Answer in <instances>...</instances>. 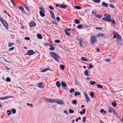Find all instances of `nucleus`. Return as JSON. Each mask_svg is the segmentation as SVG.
Returning <instances> with one entry per match:
<instances>
[{"label": "nucleus", "instance_id": "obj_1", "mask_svg": "<svg viewBox=\"0 0 123 123\" xmlns=\"http://www.w3.org/2000/svg\"><path fill=\"white\" fill-rule=\"evenodd\" d=\"M50 55L51 56L53 57L56 61L57 62H59V59L60 57L58 55L55 53L53 52H51L50 53Z\"/></svg>", "mask_w": 123, "mask_h": 123}, {"label": "nucleus", "instance_id": "obj_2", "mask_svg": "<svg viewBox=\"0 0 123 123\" xmlns=\"http://www.w3.org/2000/svg\"><path fill=\"white\" fill-rule=\"evenodd\" d=\"M97 38L96 37L94 36L91 35L90 38V43L93 44L96 43L97 41Z\"/></svg>", "mask_w": 123, "mask_h": 123}, {"label": "nucleus", "instance_id": "obj_3", "mask_svg": "<svg viewBox=\"0 0 123 123\" xmlns=\"http://www.w3.org/2000/svg\"><path fill=\"white\" fill-rule=\"evenodd\" d=\"M59 104L64 105L65 104L64 102L61 99H55V102Z\"/></svg>", "mask_w": 123, "mask_h": 123}, {"label": "nucleus", "instance_id": "obj_4", "mask_svg": "<svg viewBox=\"0 0 123 123\" xmlns=\"http://www.w3.org/2000/svg\"><path fill=\"white\" fill-rule=\"evenodd\" d=\"M116 39L117 40V42L118 43H119V41H121L122 40V38L121 36L118 33H117Z\"/></svg>", "mask_w": 123, "mask_h": 123}, {"label": "nucleus", "instance_id": "obj_5", "mask_svg": "<svg viewBox=\"0 0 123 123\" xmlns=\"http://www.w3.org/2000/svg\"><path fill=\"white\" fill-rule=\"evenodd\" d=\"M44 99L49 103H55V99H52L49 98H45Z\"/></svg>", "mask_w": 123, "mask_h": 123}, {"label": "nucleus", "instance_id": "obj_6", "mask_svg": "<svg viewBox=\"0 0 123 123\" xmlns=\"http://www.w3.org/2000/svg\"><path fill=\"white\" fill-rule=\"evenodd\" d=\"M78 40L79 41V43L80 46L82 47H84L85 44H86V43L83 41L81 39H79Z\"/></svg>", "mask_w": 123, "mask_h": 123}, {"label": "nucleus", "instance_id": "obj_7", "mask_svg": "<svg viewBox=\"0 0 123 123\" xmlns=\"http://www.w3.org/2000/svg\"><path fill=\"white\" fill-rule=\"evenodd\" d=\"M27 54L28 55L30 56L32 55L35 53V52L32 50H29L27 51Z\"/></svg>", "mask_w": 123, "mask_h": 123}, {"label": "nucleus", "instance_id": "obj_8", "mask_svg": "<svg viewBox=\"0 0 123 123\" xmlns=\"http://www.w3.org/2000/svg\"><path fill=\"white\" fill-rule=\"evenodd\" d=\"M1 22L6 28H8V25L6 21L4 20Z\"/></svg>", "mask_w": 123, "mask_h": 123}, {"label": "nucleus", "instance_id": "obj_9", "mask_svg": "<svg viewBox=\"0 0 123 123\" xmlns=\"http://www.w3.org/2000/svg\"><path fill=\"white\" fill-rule=\"evenodd\" d=\"M71 30V28H66L65 30V33L68 36H69L70 34L68 33V31H70Z\"/></svg>", "mask_w": 123, "mask_h": 123}, {"label": "nucleus", "instance_id": "obj_10", "mask_svg": "<svg viewBox=\"0 0 123 123\" xmlns=\"http://www.w3.org/2000/svg\"><path fill=\"white\" fill-rule=\"evenodd\" d=\"M37 86L40 88H43L44 87L43 85L42 82L38 83L37 84Z\"/></svg>", "mask_w": 123, "mask_h": 123}, {"label": "nucleus", "instance_id": "obj_11", "mask_svg": "<svg viewBox=\"0 0 123 123\" xmlns=\"http://www.w3.org/2000/svg\"><path fill=\"white\" fill-rule=\"evenodd\" d=\"M29 25L31 27L35 26L36 25L35 23L33 21H32L29 23Z\"/></svg>", "mask_w": 123, "mask_h": 123}, {"label": "nucleus", "instance_id": "obj_12", "mask_svg": "<svg viewBox=\"0 0 123 123\" xmlns=\"http://www.w3.org/2000/svg\"><path fill=\"white\" fill-rule=\"evenodd\" d=\"M11 97L9 96H7L4 97H1L0 98V99L1 100H5L8 99Z\"/></svg>", "mask_w": 123, "mask_h": 123}, {"label": "nucleus", "instance_id": "obj_13", "mask_svg": "<svg viewBox=\"0 0 123 123\" xmlns=\"http://www.w3.org/2000/svg\"><path fill=\"white\" fill-rule=\"evenodd\" d=\"M105 17L107 18L108 20L107 21H108L109 19H110V18L111 17V16L108 14H105Z\"/></svg>", "mask_w": 123, "mask_h": 123}, {"label": "nucleus", "instance_id": "obj_14", "mask_svg": "<svg viewBox=\"0 0 123 123\" xmlns=\"http://www.w3.org/2000/svg\"><path fill=\"white\" fill-rule=\"evenodd\" d=\"M67 6L66 5H63V4L60 5L59 7L63 9H65Z\"/></svg>", "mask_w": 123, "mask_h": 123}, {"label": "nucleus", "instance_id": "obj_15", "mask_svg": "<svg viewBox=\"0 0 123 123\" xmlns=\"http://www.w3.org/2000/svg\"><path fill=\"white\" fill-rule=\"evenodd\" d=\"M81 60L83 61H88L89 60L88 59L85 57H82L81 58Z\"/></svg>", "mask_w": 123, "mask_h": 123}, {"label": "nucleus", "instance_id": "obj_16", "mask_svg": "<svg viewBox=\"0 0 123 123\" xmlns=\"http://www.w3.org/2000/svg\"><path fill=\"white\" fill-rule=\"evenodd\" d=\"M102 5L104 7H107L108 6V4L104 2H102Z\"/></svg>", "mask_w": 123, "mask_h": 123}, {"label": "nucleus", "instance_id": "obj_17", "mask_svg": "<svg viewBox=\"0 0 123 123\" xmlns=\"http://www.w3.org/2000/svg\"><path fill=\"white\" fill-rule=\"evenodd\" d=\"M50 13L51 15V17L52 18L54 19L55 18V16L54 13L52 11L50 10Z\"/></svg>", "mask_w": 123, "mask_h": 123}, {"label": "nucleus", "instance_id": "obj_18", "mask_svg": "<svg viewBox=\"0 0 123 123\" xmlns=\"http://www.w3.org/2000/svg\"><path fill=\"white\" fill-rule=\"evenodd\" d=\"M37 38L39 39H41L42 38V35L40 34H37Z\"/></svg>", "mask_w": 123, "mask_h": 123}, {"label": "nucleus", "instance_id": "obj_19", "mask_svg": "<svg viewBox=\"0 0 123 123\" xmlns=\"http://www.w3.org/2000/svg\"><path fill=\"white\" fill-rule=\"evenodd\" d=\"M43 12L40 11L39 13L41 16L42 17H44L45 16V14Z\"/></svg>", "mask_w": 123, "mask_h": 123}, {"label": "nucleus", "instance_id": "obj_20", "mask_svg": "<svg viewBox=\"0 0 123 123\" xmlns=\"http://www.w3.org/2000/svg\"><path fill=\"white\" fill-rule=\"evenodd\" d=\"M85 97L87 102H88L90 100L89 98L87 95H86V96Z\"/></svg>", "mask_w": 123, "mask_h": 123}, {"label": "nucleus", "instance_id": "obj_21", "mask_svg": "<svg viewBox=\"0 0 123 123\" xmlns=\"http://www.w3.org/2000/svg\"><path fill=\"white\" fill-rule=\"evenodd\" d=\"M88 70H86L84 72V74L87 76H89L88 75Z\"/></svg>", "mask_w": 123, "mask_h": 123}, {"label": "nucleus", "instance_id": "obj_22", "mask_svg": "<svg viewBox=\"0 0 123 123\" xmlns=\"http://www.w3.org/2000/svg\"><path fill=\"white\" fill-rule=\"evenodd\" d=\"M39 9L41 11H42L44 12H45V9L42 7L40 6L39 8Z\"/></svg>", "mask_w": 123, "mask_h": 123}, {"label": "nucleus", "instance_id": "obj_23", "mask_svg": "<svg viewBox=\"0 0 123 123\" xmlns=\"http://www.w3.org/2000/svg\"><path fill=\"white\" fill-rule=\"evenodd\" d=\"M111 21L112 23L114 24H115V20L113 19L111 20V19H109V20L108 22H110V21Z\"/></svg>", "mask_w": 123, "mask_h": 123}, {"label": "nucleus", "instance_id": "obj_24", "mask_svg": "<svg viewBox=\"0 0 123 123\" xmlns=\"http://www.w3.org/2000/svg\"><path fill=\"white\" fill-rule=\"evenodd\" d=\"M18 8L19 9L21 10L22 11H24V9L23 8L22 6H18Z\"/></svg>", "mask_w": 123, "mask_h": 123}, {"label": "nucleus", "instance_id": "obj_25", "mask_svg": "<svg viewBox=\"0 0 123 123\" xmlns=\"http://www.w3.org/2000/svg\"><path fill=\"white\" fill-rule=\"evenodd\" d=\"M83 26L82 24H80L78 26L77 28L79 29H80L82 28Z\"/></svg>", "mask_w": 123, "mask_h": 123}, {"label": "nucleus", "instance_id": "obj_26", "mask_svg": "<svg viewBox=\"0 0 123 123\" xmlns=\"http://www.w3.org/2000/svg\"><path fill=\"white\" fill-rule=\"evenodd\" d=\"M85 109H84L83 110V111H80V113L81 114H84L85 113Z\"/></svg>", "mask_w": 123, "mask_h": 123}, {"label": "nucleus", "instance_id": "obj_27", "mask_svg": "<svg viewBox=\"0 0 123 123\" xmlns=\"http://www.w3.org/2000/svg\"><path fill=\"white\" fill-rule=\"evenodd\" d=\"M92 0L94 2L97 3H99L100 1V0Z\"/></svg>", "mask_w": 123, "mask_h": 123}, {"label": "nucleus", "instance_id": "obj_28", "mask_svg": "<svg viewBox=\"0 0 123 123\" xmlns=\"http://www.w3.org/2000/svg\"><path fill=\"white\" fill-rule=\"evenodd\" d=\"M62 85L64 87H65L66 86V84L64 82H62L61 83Z\"/></svg>", "mask_w": 123, "mask_h": 123}, {"label": "nucleus", "instance_id": "obj_29", "mask_svg": "<svg viewBox=\"0 0 123 123\" xmlns=\"http://www.w3.org/2000/svg\"><path fill=\"white\" fill-rule=\"evenodd\" d=\"M104 34L103 33H99L98 34H97V36L99 37L101 36H104Z\"/></svg>", "mask_w": 123, "mask_h": 123}, {"label": "nucleus", "instance_id": "obj_30", "mask_svg": "<svg viewBox=\"0 0 123 123\" xmlns=\"http://www.w3.org/2000/svg\"><path fill=\"white\" fill-rule=\"evenodd\" d=\"M56 84L57 87H59L61 86L60 84L59 81H57L56 82Z\"/></svg>", "mask_w": 123, "mask_h": 123}, {"label": "nucleus", "instance_id": "obj_31", "mask_svg": "<svg viewBox=\"0 0 123 123\" xmlns=\"http://www.w3.org/2000/svg\"><path fill=\"white\" fill-rule=\"evenodd\" d=\"M49 47H50L49 49L50 50H54V48L52 47L51 45H50Z\"/></svg>", "mask_w": 123, "mask_h": 123}, {"label": "nucleus", "instance_id": "obj_32", "mask_svg": "<svg viewBox=\"0 0 123 123\" xmlns=\"http://www.w3.org/2000/svg\"><path fill=\"white\" fill-rule=\"evenodd\" d=\"M75 23L77 24H78L80 23V22L77 19H75Z\"/></svg>", "mask_w": 123, "mask_h": 123}, {"label": "nucleus", "instance_id": "obj_33", "mask_svg": "<svg viewBox=\"0 0 123 123\" xmlns=\"http://www.w3.org/2000/svg\"><path fill=\"white\" fill-rule=\"evenodd\" d=\"M97 86L98 88H103V87L101 85H99V84H97Z\"/></svg>", "mask_w": 123, "mask_h": 123}, {"label": "nucleus", "instance_id": "obj_34", "mask_svg": "<svg viewBox=\"0 0 123 123\" xmlns=\"http://www.w3.org/2000/svg\"><path fill=\"white\" fill-rule=\"evenodd\" d=\"M112 105L114 107H115L117 105V104L115 101L112 103Z\"/></svg>", "mask_w": 123, "mask_h": 123}, {"label": "nucleus", "instance_id": "obj_35", "mask_svg": "<svg viewBox=\"0 0 123 123\" xmlns=\"http://www.w3.org/2000/svg\"><path fill=\"white\" fill-rule=\"evenodd\" d=\"M109 108L108 109V110L109 112L111 113L112 112V110L113 109L110 107H109Z\"/></svg>", "mask_w": 123, "mask_h": 123}, {"label": "nucleus", "instance_id": "obj_36", "mask_svg": "<svg viewBox=\"0 0 123 123\" xmlns=\"http://www.w3.org/2000/svg\"><path fill=\"white\" fill-rule=\"evenodd\" d=\"M94 94V93L92 92H91V93L89 94L90 95L92 98H93V97Z\"/></svg>", "mask_w": 123, "mask_h": 123}, {"label": "nucleus", "instance_id": "obj_37", "mask_svg": "<svg viewBox=\"0 0 123 123\" xmlns=\"http://www.w3.org/2000/svg\"><path fill=\"white\" fill-rule=\"evenodd\" d=\"M61 68L62 70H63L64 69L65 66L64 65H60Z\"/></svg>", "mask_w": 123, "mask_h": 123}, {"label": "nucleus", "instance_id": "obj_38", "mask_svg": "<svg viewBox=\"0 0 123 123\" xmlns=\"http://www.w3.org/2000/svg\"><path fill=\"white\" fill-rule=\"evenodd\" d=\"M75 8L77 9H81V7L79 6H75L74 7Z\"/></svg>", "mask_w": 123, "mask_h": 123}, {"label": "nucleus", "instance_id": "obj_39", "mask_svg": "<svg viewBox=\"0 0 123 123\" xmlns=\"http://www.w3.org/2000/svg\"><path fill=\"white\" fill-rule=\"evenodd\" d=\"M6 81L8 82H10L11 81V79L9 77H7L6 79Z\"/></svg>", "mask_w": 123, "mask_h": 123}, {"label": "nucleus", "instance_id": "obj_40", "mask_svg": "<svg viewBox=\"0 0 123 123\" xmlns=\"http://www.w3.org/2000/svg\"><path fill=\"white\" fill-rule=\"evenodd\" d=\"M96 17L98 18H101L102 17V16L101 15H95Z\"/></svg>", "mask_w": 123, "mask_h": 123}, {"label": "nucleus", "instance_id": "obj_41", "mask_svg": "<svg viewBox=\"0 0 123 123\" xmlns=\"http://www.w3.org/2000/svg\"><path fill=\"white\" fill-rule=\"evenodd\" d=\"M11 111L13 114L15 113L16 112V111L15 109H12L11 110Z\"/></svg>", "mask_w": 123, "mask_h": 123}, {"label": "nucleus", "instance_id": "obj_42", "mask_svg": "<svg viewBox=\"0 0 123 123\" xmlns=\"http://www.w3.org/2000/svg\"><path fill=\"white\" fill-rule=\"evenodd\" d=\"M7 112L8 113L7 115H10L11 114V112L10 111L8 110L7 111Z\"/></svg>", "mask_w": 123, "mask_h": 123}, {"label": "nucleus", "instance_id": "obj_43", "mask_svg": "<svg viewBox=\"0 0 123 123\" xmlns=\"http://www.w3.org/2000/svg\"><path fill=\"white\" fill-rule=\"evenodd\" d=\"M80 94V93L79 92H75V94H74V95L75 96H76L77 95H79Z\"/></svg>", "mask_w": 123, "mask_h": 123}, {"label": "nucleus", "instance_id": "obj_44", "mask_svg": "<svg viewBox=\"0 0 123 123\" xmlns=\"http://www.w3.org/2000/svg\"><path fill=\"white\" fill-rule=\"evenodd\" d=\"M49 8L51 10H53L54 9V8L52 6H49Z\"/></svg>", "mask_w": 123, "mask_h": 123}, {"label": "nucleus", "instance_id": "obj_45", "mask_svg": "<svg viewBox=\"0 0 123 123\" xmlns=\"http://www.w3.org/2000/svg\"><path fill=\"white\" fill-rule=\"evenodd\" d=\"M69 112L70 113H73L74 112V111L73 110H72L71 109H70L69 110Z\"/></svg>", "mask_w": 123, "mask_h": 123}, {"label": "nucleus", "instance_id": "obj_46", "mask_svg": "<svg viewBox=\"0 0 123 123\" xmlns=\"http://www.w3.org/2000/svg\"><path fill=\"white\" fill-rule=\"evenodd\" d=\"M109 6L110 7L112 8H115L114 6L112 4H110L109 5Z\"/></svg>", "mask_w": 123, "mask_h": 123}, {"label": "nucleus", "instance_id": "obj_47", "mask_svg": "<svg viewBox=\"0 0 123 123\" xmlns=\"http://www.w3.org/2000/svg\"><path fill=\"white\" fill-rule=\"evenodd\" d=\"M111 59H110L107 58L105 60V61H106L107 62H109L110 61Z\"/></svg>", "mask_w": 123, "mask_h": 123}, {"label": "nucleus", "instance_id": "obj_48", "mask_svg": "<svg viewBox=\"0 0 123 123\" xmlns=\"http://www.w3.org/2000/svg\"><path fill=\"white\" fill-rule=\"evenodd\" d=\"M55 42L56 43H59L60 42V41L59 40H55Z\"/></svg>", "mask_w": 123, "mask_h": 123}, {"label": "nucleus", "instance_id": "obj_49", "mask_svg": "<svg viewBox=\"0 0 123 123\" xmlns=\"http://www.w3.org/2000/svg\"><path fill=\"white\" fill-rule=\"evenodd\" d=\"M24 6L25 7V8L26 9L27 11L29 10V8L28 7H27V6H26L25 4H24Z\"/></svg>", "mask_w": 123, "mask_h": 123}, {"label": "nucleus", "instance_id": "obj_50", "mask_svg": "<svg viewBox=\"0 0 123 123\" xmlns=\"http://www.w3.org/2000/svg\"><path fill=\"white\" fill-rule=\"evenodd\" d=\"M97 11L96 10H94L92 11V13L93 14H94L97 13Z\"/></svg>", "mask_w": 123, "mask_h": 123}, {"label": "nucleus", "instance_id": "obj_51", "mask_svg": "<svg viewBox=\"0 0 123 123\" xmlns=\"http://www.w3.org/2000/svg\"><path fill=\"white\" fill-rule=\"evenodd\" d=\"M72 102L73 104H76L77 103V101L76 100H74Z\"/></svg>", "mask_w": 123, "mask_h": 123}, {"label": "nucleus", "instance_id": "obj_52", "mask_svg": "<svg viewBox=\"0 0 123 123\" xmlns=\"http://www.w3.org/2000/svg\"><path fill=\"white\" fill-rule=\"evenodd\" d=\"M113 113H114L115 115L117 114L115 110H112V111Z\"/></svg>", "mask_w": 123, "mask_h": 123}, {"label": "nucleus", "instance_id": "obj_53", "mask_svg": "<svg viewBox=\"0 0 123 123\" xmlns=\"http://www.w3.org/2000/svg\"><path fill=\"white\" fill-rule=\"evenodd\" d=\"M72 92H74V89L73 88H71V89L70 90V93H72Z\"/></svg>", "mask_w": 123, "mask_h": 123}, {"label": "nucleus", "instance_id": "obj_54", "mask_svg": "<svg viewBox=\"0 0 123 123\" xmlns=\"http://www.w3.org/2000/svg\"><path fill=\"white\" fill-rule=\"evenodd\" d=\"M96 82L95 81H93L90 82V84L92 85H93Z\"/></svg>", "mask_w": 123, "mask_h": 123}, {"label": "nucleus", "instance_id": "obj_55", "mask_svg": "<svg viewBox=\"0 0 123 123\" xmlns=\"http://www.w3.org/2000/svg\"><path fill=\"white\" fill-rule=\"evenodd\" d=\"M14 49V47H12L10 48L9 49V51H10L11 50H13Z\"/></svg>", "mask_w": 123, "mask_h": 123}, {"label": "nucleus", "instance_id": "obj_56", "mask_svg": "<svg viewBox=\"0 0 123 123\" xmlns=\"http://www.w3.org/2000/svg\"><path fill=\"white\" fill-rule=\"evenodd\" d=\"M13 45V43H9L8 46L9 47H11Z\"/></svg>", "mask_w": 123, "mask_h": 123}, {"label": "nucleus", "instance_id": "obj_57", "mask_svg": "<svg viewBox=\"0 0 123 123\" xmlns=\"http://www.w3.org/2000/svg\"><path fill=\"white\" fill-rule=\"evenodd\" d=\"M25 39L26 40H30V38L28 37H25Z\"/></svg>", "mask_w": 123, "mask_h": 123}, {"label": "nucleus", "instance_id": "obj_58", "mask_svg": "<svg viewBox=\"0 0 123 123\" xmlns=\"http://www.w3.org/2000/svg\"><path fill=\"white\" fill-rule=\"evenodd\" d=\"M102 20H105L106 21H107V20H108L107 19V18H102Z\"/></svg>", "mask_w": 123, "mask_h": 123}, {"label": "nucleus", "instance_id": "obj_59", "mask_svg": "<svg viewBox=\"0 0 123 123\" xmlns=\"http://www.w3.org/2000/svg\"><path fill=\"white\" fill-rule=\"evenodd\" d=\"M86 119V117H84L83 118V121L84 122H86L85 119Z\"/></svg>", "mask_w": 123, "mask_h": 123}, {"label": "nucleus", "instance_id": "obj_60", "mask_svg": "<svg viewBox=\"0 0 123 123\" xmlns=\"http://www.w3.org/2000/svg\"><path fill=\"white\" fill-rule=\"evenodd\" d=\"M89 67L88 68L89 69H90L91 68H92L93 67V66L91 65V64H89Z\"/></svg>", "mask_w": 123, "mask_h": 123}, {"label": "nucleus", "instance_id": "obj_61", "mask_svg": "<svg viewBox=\"0 0 123 123\" xmlns=\"http://www.w3.org/2000/svg\"><path fill=\"white\" fill-rule=\"evenodd\" d=\"M45 71H48V70H50L51 69L49 68H45Z\"/></svg>", "mask_w": 123, "mask_h": 123}, {"label": "nucleus", "instance_id": "obj_62", "mask_svg": "<svg viewBox=\"0 0 123 123\" xmlns=\"http://www.w3.org/2000/svg\"><path fill=\"white\" fill-rule=\"evenodd\" d=\"M4 20L0 16V20L2 22Z\"/></svg>", "mask_w": 123, "mask_h": 123}, {"label": "nucleus", "instance_id": "obj_63", "mask_svg": "<svg viewBox=\"0 0 123 123\" xmlns=\"http://www.w3.org/2000/svg\"><path fill=\"white\" fill-rule=\"evenodd\" d=\"M45 72L46 71H45V69H42L41 71V72Z\"/></svg>", "mask_w": 123, "mask_h": 123}, {"label": "nucleus", "instance_id": "obj_64", "mask_svg": "<svg viewBox=\"0 0 123 123\" xmlns=\"http://www.w3.org/2000/svg\"><path fill=\"white\" fill-rule=\"evenodd\" d=\"M99 121L100 123H104V122L101 120H99Z\"/></svg>", "mask_w": 123, "mask_h": 123}]
</instances>
